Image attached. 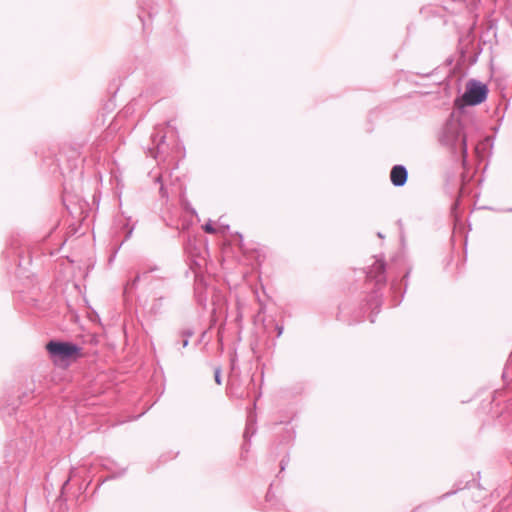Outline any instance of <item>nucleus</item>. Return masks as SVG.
I'll use <instances>...</instances> for the list:
<instances>
[{
  "mask_svg": "<svg viewBox=\"0 0 512 512\" xmlns=\"http://www.w3.org/2000/svg\"><path fill=\"white\" fill-rule=\"evenodd\" d=\"M467 136L462 122L456 118L449 119L442 129L440 142L451 148L459 147L465 158L467 155Z\"/></svg>",
  "mask_w": 512,
  "mask_h": 512,
  "instance_id": "1",
  "label": "nucleus"
},
{
  "mask_svg": "<svg viewBox=\"0 0 512 512\" xmlns=\"http://www.w3.org/2000/svg\"><path fill=\"white\" fill-rule=\"evenodd\" d=\"M46 348L55 362L75 358L80 352L77 345L69 342L50 341Z\"/></svg>",
  "mask_w": 512,
  "mask_h": 512,
  "instance_id": "2",
  "label": "nucleus"
},
{
  "mask_svg": "<svg viewBox=\"0 0 512 512\" xmlns=\"http://www.w3.org/2000/svg\"><path fill=\"white\" fill-rule=\"evenodd\" d=\"M487 97V88L479 82H471L463 95V101L468 105H477Z\"/></svg>",
  "mask_w": 512,
  "mask_h": 512,
  "instance_id": "3",
  "label": "nucleus"
},
{
  "mask_svg": "<svg viewBox=\"0 0 512 512\" xmlns=\"http://www.w3.org/2000/svg\"><path fill=\"white\" fill-rule=\"evenodd\" d=\"M408 177L407 169L403 165H395L390 172V180L394 186H403Z\"/></svg>",
  "mask_w": 512,
  "mask_h": 512,
  "instance_id": "4",
  "label": "nucleus"
},
{
  "mask_svg": "<svg viewBox=\"0 0 512 512\" xmlns=\"http://www.w3.org/2000/svg\"><path fill=\"white\" fill-rule=\"evenodd\" d=\"M384 271L385 263L382 260H376L368 272V277L375 279L377 283H382L385 281Z\"/></svg>",
  "mask_w": 512,
  "mask_h": 512,
  "instance_id": "5",
  "label": "nucleus"
},
{
  "mask_svg": "<svg viewBox=\"0 0 512 512\" xmlns=\"http://www.w3.org/2000/svg\"><path fill=\"white\" fill-rule=\"evenodd\" d=\"M203 229L205 232L209 233V234H214L216 233V229L213 227L212 223L211 222H208L206 223L204 226H203Z\"/></svg>",
  "mask_w": 512,
  "mask_h": 512,
  "instance_id": "6",
  "label": "nucleus"
},
{
  "mask_svg": "<svg viewBox=\"0 0 512 512\" xmlns=\"http://www.w3.org/2000/svg\"><path fill=\"white\" fill-rule=\"evenodd\" d=\"M214 378H215V382L218 384V385H221L222 383V379H221V369L218 367L215 369L214 371Z\"/></svg>",
  "mask_w": 512,
  "mask_h": 512,
  "instance_id": "7",
  "label": "nucleus"
},
{
  "mask_svg": "<svg viewBox=\"0 0 512 512\" xmlns=\"http://www.w3.org/2000/svg\"><path fill=\"white\" fill-rule=\"evenodd\" d=\"M187 345H188V340H187V339H185V340L183 341V347H186Z\"/></svg>",
  "mask_w": 512,
  "mask_h": 512,
  "instance_id": "8",
  "label": "nucleus"
},
{
  "mask_svg": "<svg viewBox=\"0 0 512 512\" xmlns=\"http://www.w3.org/2000/svg\"><path fill=\"white\" fill-rule=\"evenodd\" d=\"M164 138H165V136H162V137L160 138L159 142H163V141H164Z\"/></svg>",
  "mask_w": 512,
  "mask_h": 512,
  "instance_id": "9",
  "label": "nucleus"
}]
</instances>
